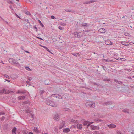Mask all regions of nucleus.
I'll return each instance as SVG.
<instances>
[{"label": "nucleus", "mask_w": 134, "mask_h": 134, "mask_svg": "<svg viewBox=\"0 0 134 134\" xmlns=\"http://www.w3.org/2000/svg\"><path fill=\"white\" fill-rule=\"evenodd\" d=\"M4 119H5V117L4 116H3L1 118V120L2 121H3V120H4Z\"/></svg>", "instance_id": "obj_38"}, {"label": "nucleus", "mask_w": 134, "mask_h": 134, "mask_svg": "<svg viewBox=\"0 0 134 134\" xmlns=\"http://www.w3.org/2000/svg\"><path fill=\"white\" fill-rule=\"evenodd\" d=\"M123 111L124 112L127 113H129V112L128 111V110L127 109H124L123 110Z\"/></svg>", "instance_id": "obj_36"}, {"label": "nucleus", "mask_w": 134, "mask_h": 134, "mask_svg": "<svg viewBox=\"0 0 134 134\" xmlns=\"http://www.w3.org/2000/svg\"><path fill=\"white\" fill-rule=\"evenodd\" d=\"M120 43L124 46H128L129 45V43L125 41H122Z\"/></svg>", "instance_id": "obj_10"}, {"label": "nucleus", "mask_w": 134, "mask_h": 134, "mask_svg": "<svg viewBox=\"0 0 134 134\" xmlns=\"http://www.w3.org/2000/svg\"><path fill=\"white\" fill-rule=\"evenodd\" d=\"M3 92L4 93H5V94L8 93L7 92V90H6L5 89H4V90H3Z\"/></svg>", "instance_id": "obj_39"}, {"label": "nucleus", "mask_w": 134, "mask_h": 134, "mask_svg": "<svg viewBox=\"0 0 134 134\" xmlns=\"http://www.w3.org/2000/svg\"><path fill=\"white\" fill-rule=\"evenodd\" d=\"M43 48H45V49L47 50V51H48V52H49L50 53H52V54L50 51L47 48V47H46L45 46H42Z\"/></svg>", "instance_id": "obj_25"}, {"label": "nucleus", "mask_w": 134, "mask_h": 134, "mask_svg": "<svg viewBox=\"0 0 134 134\" xmlns=\"http://www.w3.org/2000/svg\"><path fill=\"white\" fill-rule=\"evenodd\" d=\"M29 134H34L33 133L30 132L29 133Z\"/></svg>", "instance_id": "obj_57"}, {"label": "nucleus", "mask_w": 134, "mask_h": 134, "mask_svg": "<svg viewBox=\"0 0 134 134\" xmlns=\"http://www.w3.org/2000/svg\"><path fill=\"white\" fill-rule=\"evenodd\" d=\"M103 80L107 81H110V79L108 78H106L104 79Z\"/></svg>", "instance_id": "obj_33"}, {"label": "nucleus", "mask_w": 134, "mask_h": 134, "mask_svg": "<svg viewBox=\"0 0 134 134\" xmlns=\"http://www.w3.org/2000/svg\"><path fill=\"white\" fill-rule=\"evenodd\" d=\"M64 110L65 111H69L70 110L68 108H66L64 109Z\"/></svg>", "instance_id": "obj_30"}, {"label": "nucleus", "mask_w": 134, "mask_h": 134, "mask_svg": "<svg viewBox=\"0 0 134 134\" xmlns=\"http://www.w3.org/2000/svg\"><path fill=\"white\" fill-rule=\"evenodd\" d=\"M45 84L46 85H48L49 84V82L48 80H46L44 81Z\"/></svg>", "instance_id": "obj_28"}, {"label": "nucleus", "mask_w": 134, "mask_h": 134, "mask_svg": "<svg viewBox=\"0 0 134 134\" xmlns=\"http://www.w3.org/2000/svg\"><path fill=\"white\" fill-rule=\"evenodd\" d=\"M95 103L93 102L88 101L86 103V105L88 107L94 108L95 107Z\"/></svg>", "instance_id": "obj_3"}, {"label": "nucleus", "mask_w": 134, "mask_h": 134, "mask_svg": "<svg viewBox=\"0 0 134 134\" xmlns=\"http://www.w3.org/2000/svg\"><path fill=\"white\" fill-rule=\"evenodd\" d=\"M37 38H39L40 40H43V39H42V38H40L39 37H37Z\"/></svg>", "instance_id": "obj_55"}, {"label": "nucleus", "mask_w": 134, "mask_h": 134, "mask_svg": "<svg viewBox=\"0 0 134 134\" xmlns=\"http://www.w3.org/2000/svg\"><path fill=\"white\" fill-rule=\"evenodd\" d=\"M16 128L15 127H14L13 128L12 130V134H16L15 131L16 130Z\"/></svg>", "instance_id": "obj_18"}, {"label": "nucleus", "mask_w": 134, "mask_h": 134, "mask_svg": "<svg viewBox=\"0 0 134 134\" xmlns=\"http://www.w3.org/2000/svg\"><path fill=\"white\" fill-rule=\"evenodd\" d=\"M59 29L60 30H63L64 29V28L63 27H62L61 26H59L58 27Z\"/></svg>", "instance_id": "obj_42"}, {"label": "nucleus", "mask_w": 134, "mask_h": 134, "mask_svg": "<svg viewBox=\"0 0 134 134\" xmlns=\"http://www.w3.org/2000/svg\"><path fill=\"white\" fill-rule=\"evenodd\" d=\"M90 128L94 130H98L100 129L99 127L98 126H94L92 125L90 126Z\"/></svg>", "instance_id": "obj_4"}, {"label": "nucleus", "mask_w": 134, "mask_h": 134, "mask_svg": "<svg viewBox=\"0 0 134 134\" xmlns=\"http://www.w3.org/2000/svg\"><path fill=\"white\" fill-rule=\"evenodd\" d=\"M34 131L36 133L39 132V131L36 127H34Z\"/></svg>", "instance_id": "obj_15"}, {"label": "nucleus", "mask_w": 134, "mask_h": 134, "mask_svg": "<svg viewBox=\"0 0 134 134\" xmlns=\"http://www.w3.org/2000/svg\"><path fill=\"white\" fill-rule=\"evenodd\" d=\"M26 112L27 113H28L29 112V111L27 110L26 111Z\"/></svg>", "instance_id": "obj_58"}, {"label": "nucleus", "mask_w": 134, "mask_h": 134, "mask_svg": "<svg viewBox=\"0 0 134 134\" xmlns=\"http://www.w3.org/2000/svg\"><path fill=\"white\" fill-rule=\"evenodd\" d=\"M24 21L27 22V23H29V22L28 20L27 19H25Z\"/></svg>", "instance_id": "obj_35"}, {"label": "nucleus", "mask_w": 134, "mask_h": 134, "mask_svg": "<svg viewBox=\"0 0 134 134\" xmlns=\"http://www.w3.org/2000/svg\"><path fill=\"white\" fill-rule=\"evenodd\" d=\"M38 21H39V23L40 24V25L42 27H44V25H43V24L42 23L40 20H39Z\"/></svg>", "instance_id": "obj_29"}, {"label": "nucleus", "mask_w": 134, "mask_h": 134, "mask_svg": "<svg viewBox=\"0 0 134 134\" xmlns=\"http://www.w3.org/2000/svg\"><path fill=\"white\" fill-rule=\"evenodd\" d=\"M25 13L26 14L29 15H31V14L30 12L28 11L26 12Z\"/></svg>", "instance_id": "obj_34"}, {"label": "nucleus", "mask_w": 134, "mask_h": 134, "mask_svg": "<svg viewBox=\"0 0 134 134\" xmlns=\"http://www.w3.org/2000/svg\"><path fill=\"white\" fill-rule=\"evenodd\" d=\"M100 121V120H97V121Z\"/></svg>", "instance_id": "obj_62"}, {"label": "nucleus", "mask_w": 134, "mask_h": 134, "mask_svg": "<svg viewBox=\"0 0 134 134\" xmlns=\"http://www.w3.org/2000/svg\"><path fill=\"white\" fill-rule=\"evenodd\" d=\"M5 114V113H4L0 112V115H4Z\"/></svg>", "instance_id": "obj_52"}, {"label": "nucleus", "mask_w": 134, "mask_h": 134, "mask_svg": "<svg viewBox=\"0 0 134 134\" xmlns=\"http://www.w3.org/2000/svg\"><path fill=\"white\" fill-rule=\"evenodd\" d=\"M82 26H83L88 27L89 26V24L87 23H83L82 24Z\"/></svg>", "instance_id": "obj_20"}, {"label": "nucleus", "mask_w": 134, "mask_h": 134, "mask_svg": "<svg viewBox=\"0 0 134 134\" xmlns=\"http://www.w3.org/2000/svg\"><path fill=\"white\" fill-rule=\"evenodd\" d=\"M9 61L10 63L15 66H18L19 65V64L17 61L13 58H9Z\"/></svg>", "instance_id": "obj_2"}, {"label": "nucleus", "mask_w": 134, "mask_h": 134, "mask_svg": "<svg viewBox=\"0 0 134 134\" xmlns=\"http://www.w3.org/2000/svg\"><path fill=\"white\" fill-rule=\"evenodd\" d=\"M117 134H122L119 131H117Z\"/></svg>", "instance_id": "obj_49"}, {"label": "nucleus", "mask_w": 134, "mask_h": 134, "mask_svg": "<svg viewBox=\"0 0 134 134\" xmlns=\"http://www.w3.org/2000/svg\"><path fill=\"white\" fill-rule=\"evenodd\" d=\"M29 116H30L32 118L34 117V115L30 113L29 114Z\"/></svg>", "instance_id": "obj_41"}, {"label": "nucleus", "mask_w": 134, "mask_h": 134, "mask_svg": "<svg viewBox=\"0 0 134 134\" xmlns=\"http://www.w3.org/2000/svg\"><path fill=\"white\" fill-rule=\"evenodd\" d=\"M7 81H8V82H10V81L9 80H6Z\"/></svg>", "instance_id": "obj_61"}, {"label": "nucleus", "mask_w": 134, "mask_h": 134, "mask_svg": "<svg viewBox=\"0 0 134 134\" xmlns=\"http://www.w3.org/2000/svg\"><path fill=\"white\" fill-rule=\"evenodd\" d=\"M114 81L116 83H118L119 84L121 85L122 83L121 81H117L116 79H115L114 80Z\"/></svg>", "instance_id": "obj_21"}, {"label": "nucleus", "mask_w": 134, "mask_h": 134, "mask_svg": "<svg viewBox=\"0 0 134 134\" xmlns=\"http://www.w3.org/2000/svg\"><path fill=\"white\" fill-rule=\"evenodd\" d=\"M103 69L105 71H106L107 70V68L105 67H103Z\"/></svg>", "instance_id": "obj_46"}, {"label": "nucleus", "mask_w": 134, "mask_h": 134, "mask_svg": "<svg viewBox=\"0 0 134 134\" xmlns=\"http://www.w3.org/2000/svg\"><path fill=\"white\" fill-rule=\"evenodd\" d=\"M65 11H66V12H74L73 10H70L69 9H66L65 10Z\"/></svg>", "instance_id": "obj_37"}, {"label": "nucleus", "mask_w": 134, "mask_h": 134, "mask_svg": "<svg viewBox=\"0 0 134 134\" xmlns=\"http://www.w3.org/2000/svg\"><path fill=\"white\" fill-rule=\"evenodd\" d=\"M53 97H55L58 98H61L62 97L60 95L58 94H55L52 95Z\"/></svg>", "instance_id": "obj_8"}, {"label": "nucleus", "mask_w": 134, "mask_h": 134, "mask_svg": "<svg viewBox=\"0 0 134 134\" xmlns=\"http://www.w3.org/2000/svg\"><path fill=\"white\" fill-rule=\"evenodd\" d=\"M70 130L69 128H66L64 129L63 130V132H68L70 131Z\"/></svg>", "instance_id": "obj_17"}, {"label": "nucleus", "mask_w": 134, "mask_h": 134, "mask_svg": "<svg viewBox=\"0 0 134 134\" xmlns=\"http://www.w3.org/2000/svg\"><path fill=\"white\" fill-rule=\"evenodd\" d=\"M51 18L54 19L55 18L53 15L51 16Z\"/></svg>", "instance_id": "obj_47"}, {"label": "nucleus", "mask_w": 134, "mask_h": 134, "mask_svg": "<svg viewBox=\"0 0 134 134\" xmlns=\"http://www.w3.org/2000/svg\"><path fill=\"white\" fill-rule=\"evenodd\" d=\"M1 62L2 63H3V62H2V61H1Z\"/></svg>", "instance_id": "obj_63"}, {"label": "nucleus", "mask_w": 134, "mask_h": 134, "mask_svg": "<svg viewBox=\"0 0 134 134\" xmlns=\"http://www.w3.org/2000/svg\"><path fill=\"white\" fill-rule=\"evenodd\" d=\"M74 36H75L77 37L78 36V33L77 32H76L74 34Z\"/></svg>", "instance_id": "obj_45"}, {"label": "nucleus", "mask_w": 134, "mask_h": 134, "mask_svg": "<svg viewBox=\"0 0 134 134\" xmlns=\"http://www.w3.org/2000/svg\"><path fill=\"white\" fill-rule=\"evenodd\" d=\"M130 70H130V69H128L127 70V71H130Z\"/></svg>", "instance_id": "obj_60"}, {"label": "nucleus", "mask_w": 134, "mask_h": 134, "mask_svg": "<svg viewBox=\"0 0 134 134\" xmlns=\"http://www.w3.org/2000/svg\"><path fill=\"white\" fill-rule=\"evenodd\" d=\"M108 127L109 128H114L116 127V125L113 124H110L108 125Z\"/></svg>", "instance_id": "obj_12"}, {"label": "nucleus", "mask_w": 134, "mask_h": 134, "mask_svg": "<svg viewBox=\"0 0 134 134\" xmlns=\"http://www.w3.org/2000/svg\"><path fill=\"white\" fill-rule=\"evenodd\" d=\"M26 69L30 71H32V70L30 69V68L28 67H26Z\"/></svg>", "instance_id": "obj_31"}, {"label": "nucleus", "mask_w": 134, "mask_h": 134, "mask_svg": "<svg viewBox=\"0 0 134 134\" xmlns=\"http://www.w3.org/2000/svg\"><path fill=\"white\" fill-rule=\"evenodd\" d=\"M9 7H10V8L11 9H12V7L11 6H9Z\"/></svg>", "instance_id": "obj_59"}, {"label": "nucleus", "mask_w": 134, "mask_h": 134, "mask_svg": "<svg viewBox=\"0 0 134 134\" xmlns=\"http://www.w3.org/2000/svg\"><path fill=\"white\" fill-rule=\"evenodd\" d=\"M54 119L57 121L59 120L60 119L59 115L57 114H56L54 116Z\"/></svg>", "instance_id": "obj_6"}, {"label": "nucleus", "mask_w": 134, "mask_h": 134, "mask_svg": "<svg viewBox=\"0 0 134 134\" xmlns=\"http://www.w3.org/2000/svg\"><path fill=\"white\" fill-rule=\"evenodd\" d=\"M72 54L74 55L75 56H77V55L78 56H79L80 55V54L78 53H72Z\"/></svg>", "instance_id": "obj_23"}, {"label": "nucleus", "mask_w": 134, "mask_h": 134, "mask_svg": "<svg viewBox=\"0 0 134 134\" xmlns=\"http://www.w3.org/2000/svg\"><path fill=\"white\" fill-rule=\"evenodd\" d=\"M25 96H19L18 97V99L20 100H24L25 98Z\"/></svg>", "instance_id": "obj_9"}, {"label": "nucleus", "mask_w": 134, "mask_h": 134, "mask_svg": "<svg viewBox=\"0 0 134 134\" xmlns=\"http://www.w3.org/2000/svg\"><path fill=\"white\" fill-rule=\"evenodd\" d=\"M89 122L87 121H83V123L84 125H87Z\"/></svg>", "instance_id": "obj_24"}, {"label": "nucleus", "mask_w": 134, "mask_h": 134, "mask_svg": "<svg viewBox=\"0 0 134 134\" xmlns=\"http://www.w3.org/2000/svg\"><path fill=\"white\" fill-rule=\"evenodd\" d=\"M45 91L43 90H41L39 91L41 95H42V94Z\"/></svg>", "instance_id": "obj_26"}, {"label": "nucleus", "mask_w": 134, "mask_h": 134, "mask_svg": "<svg viewBox=\"0 0 134 134\" xmlns=\"http://www.w3.org/2000/svg\"><path fill=\"white\" fill-rule=\"evenodd\" d=\"M15 15L16 16L17 18H20L19 17V16L16 13H15Z\"/></svg>", "instance_id": "obj_51"}, {"label": "nucleus", "mask_w": 134, "mask_h": 134, "mask_svg": "<svg viewBox=\"0 0 134 134\" xmlns=\"http://www.w3.org/2000/svg\"><path fill=\"white\" fill-rule=\"evenodd\" d=\"M98 31L100 33H104L106 32V30L104 28H102L99 29Z\"/></svg>", "instance_id": "obj_7"}, {"label": "nucleus", "mask_w": 134, "mask_h": 134, "mask_svg": "<svg viewBox=\"0 0 134 134\" xmlns=\"http://www.w3.org/2000/svg\"><path fill=\"white\" fill-rule=\"evenodd\" d=\"M99 132L98 131H95V132L93 134H99Z\"/></svg>", "instance_id": "obj_44"}, {"label": "nucleus", "mask_w": 134, "mask_h": 134, "mask_svg": "<svg viewBox=\"0 0 134 134\" xmlns=\"http://www.w3.org/2000/svg\"><path fill=\"white\" fill-rule=\"evenodd\" d=\"M25 51L27 53H29V52L28 51Z\"/></svg>", "instance_id": "obj_56"}, {"label": "nucleus", "mask_w": 134, "mask_h": 134, "mask_svg": "<svg viewBox=\"0 0 134 134\" xmlns=\"http://www.w3.org/2000/svg\"><path fill=\"white\" fill-rule=\"evenodd\" d=\"M29 116H30L32 118L34 117V115L30 113L29 114Z\"/></svg>", "instance_id": "obj_40"}, {"label": "nucleus", "mask_w": 134, "mask_h": 134, "mask_svg": "<svg viewBox=\"0 0 134 134\" xmlns=\"http://www.w3.org/2000/svg\"><path fill=\"white\" fill-rule=\"evenodd\" d=\"M131 134H134V130L131 132Z\"/></svg>", "instance_id": "obj_54"}, {"label": "nucleus", "mask_w": 134, "mask_h": 134, "mask_svg": "<svg viewBox=\"0 0 134 134\" xmlns=\"http://www.w3.org/2000/svg\"><path fill=\"white\" fill-rule=\"evenodd\" d=\"M112 102L111 101H108L107 102H105L104 104V105H111L112 104Z\"/></svg>", "instance_id": "obj_16"}, {"label": "nucleus", "mask_w": 134, "mask_h": 134, "mask_svg": "<svg viewBox=\"0 0 134 134\" xmlns=\"http://www.w3.org/2000/svg\"><path fill=\"white\" fill-rule=\"evenodd\" d=\"M45 134H47V133H45Z\"/></svg>", "instance_id": "obj_64"}, {"label": "nucleus", "mask_w": 134, "mask_h": 134, "mask_svg": "<svg viewBox=\"0 0 134 134\" xmlns=\"http://www.w3.org/2000/svg\"><path fill=\"white\" fill-rule=\"evenodd\" d=\"M4 76L6 78H9V76L7 74H4Z\"/></svg>", "instance_id": "obj_43"}, {"label": "nucleus", "mask_w": 134, "mask_h": 134, "mask_svg": "<svg viewBox=\"0 0 134 134\" xmlns=\"http://www.w3.org/2000/svg\"><path fill=\"white\" fill-rule=\"evenodd\" d=\"M26 93L25 91H23L22 90H18V91L17 92V93L19 94V93H21V94H24Z\"/></svg>", "instance_id": "obj_11"}, {"label": "nucleus", "mask_w": 134, "mask_h": 134, "mask_svg": "<svg viewBox=\"0 0 134 134\" xmlns=\"http://www.w3.org/2000/svg\"><path fill=\"white\" fill-rule=\"evenodd\" d=\"M77 128L80 129H81L82 128V125L81 124H77Z\"/></svg>", "instance_id": "obj_19"}, {"label": "nucleus", "mask_w": 134, "mask_h": 134, "mask_svg": "<svg viewBox=\"0 0 134 134\" xmlns=\"http://www.w3.org/2000/svg\"><path fill=\"white\" fill-rule=\"evenodd\" d=\"M105 43L106 44L108 45H111L113 44L112 42L109 40H106L105 41Z\"/></svg>", "instance_id": "obj_5"}, {"label": "nucleus", "mask_w": 134, "mask_h": 134, "mask_svg": "<svg viewBox=\"0 0 134 134\" xmlns=\"http://www.w3.org/2000/svg\"><path fill=\"white\" fill-rule=\"evenodd\" d=\"M64 126V122L63 121L60 125L59 129H61Z\"/></svg>", "instance_id": "obj_14"}, {"label": "nucleus", "mask_w": 134, "mask_h": 134, "mask_svg": "<svg viewBox=\"0 0 134 134\" xmlns=\"http://www.w3.org/2000/svg\"><path fill=\"white\" fill-rule=\"evenodd\" d=\"M26 83L28 84H30V83H31L29 82V81H26Z\"/></svg>", "instance_id": "obj_48"}, {"label": "nucleus", "mask_w": 134, "mask_h": 134, "mask_svg": "<svg viewBox=\"0 0 134 134\" xmlns=\"http://www.w3.org/2000/svg\"><path fill=\"white\" fill-rule=\"evenodd\" d=\"M103 61H105L106 62H113V61L111 60H110L109 59H103Z\"/></svg>", "instance_id": "obj_22"}, {"label": "nucleus", "mask_w": 134, "mask_h": 134, "mask_svg": "<svg viewBox=\"0 0 134 134\" xmlns=\"http://www.w3.org/2000/svg\"><path fill=\"white\" fill-rule=\"evenodd\" d=\"M32 78L31 77H28V79L30 81H31L32 80Z\"/></svg>", "instance_id": "obj_50"}, {"label": "nucleus", "mask_w": 134, "mask_h": 134, "mask_svg": "<svg viewBox=\"0 0 134 134\" xmlns=\"http://www.w3.org/2000/svg\"><path fill=\"white\" fill-rule=\"evenodd\" d=\"M46 103L48 105L53 107H56L57 105V104L56 103L49 99L46 100Z\"/></svg>", "instance_id": "obj_1"}, {"label": "nucleus", "mask_w": 134, "mask_h": 134, "mask_svg": "<svg viewBox=\"0 0 134 134\" xmlns=\"http://www.w3.org/2000/svg\"><path fill=\"white\" fill-rule=\"evenodd\" d=\"M94 122H89L87 125V128H88V127L90 125L93 123Z\"/></svg>", "instance_id": "obj_27"}, {"label": "nucleus", "mask_w": 134, "mask_h": 134, "mask_svg": "<svg viewBox=\"0 0 134 134\" xmlns=\"http://www.w3.org/2000/svg\"><path fill=\"white\" fill-rule=\"evenodd\" d=\"M34 28L35 29H36V31H37V28L36 26H34Z\"/></svg>", "instance_id": "obj_53"}, {"label": "nucleus", "mask_w": 134, "mask_h": 134, "mask_svg": "<svg viewBox=\"0 0 134 134\" xmlns=\"http://www.w3.org/2000/svg\"><path fill=\"white\" fill-rule=\"evenodd\" d=\"M124 35L126 36H129L130 35L127 32H125L124 34Z\"/></svg>", "instance_id": "obj_32"}, {"label": "nucleus", "mask_w": 134, "mask_h": 134, "mask_svg": "<svg viewBox=\"0 0 134 134\" xmlns=\"http://www.w3.org/2000/svg\"><path fill=\"white\" fill-rule=\"evenodd\" d=\"M95 2V1L93 0H90L89 1H86L85 2L84 4H90V3H92L93 2Z\"/></svg>", "instance_id": "obj_13"}]
</instances>
